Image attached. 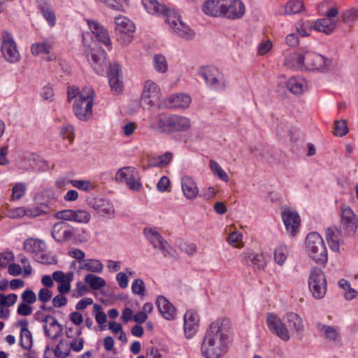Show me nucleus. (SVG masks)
<instances>
[{"label": "nucleus", "instance_id": "nucleus-19", "mask_svg": "<svg viewBox=\"0 0 358 358\" xmlns=\"http://www.w3.org/2000/svg\"><path fill=\"white\" fill-rule=\"evenodd\" d=\"M144 234L155 249H159L165 257L172 256L166 248L167 242L155 229H145Z\"/></svg>", "mask_w": 358, "mask_h": 358}, {"label": "nucleus", "instance_id": "nucleus-18", "mask_svg": "<svg viewBox=\"0 0 358 358\" xmlns=\"http://www.w3.org/2000/svg\"><path fill=\"white\" fill-rule=\"evenodd\" d=\"M281 216L287 231L292 236H294L301 224L299 213L290 208H285L282 211Z\"/></svg>", "mask_w": 358, "mask_h": 358}, {"label": "nucleus", "instance_id": "nucleus-52", "mask_svg": "<svg viewBox=\"0 0 358 358\" xmlns=\"http://www.w3.org/2000/svg\"><path fill=\"white\" fill-rule=\"evenodd\" d=\"M131 291L134 294L141 296H144L145 285L143 280L141 278L135 279L131 284Z\"/></svg>", "mask_w": 358, "mask_h": 358}, {"label": "nucleus", "instance_id": "nucleus-64", "mask_svg": "<svg viewBox=\"0 0 358 358\" xmlns=\"http://www.w3.org/2000/svg\"><path fill=\"white\" fill-rule=\"evenodd\" d=\"M32 313V307L30 304L21 303L18 305L17 313L20 315L27 316L31 315Z\"/></svg>", "mask_w": 358, "mask_h": 358}, {"label": "nucleus", "instance_id": "nucleus-32", "mask_svg": "<svg viewBox=\"0 0 358 358\" xmlns=\"http://www.w3.org/2000/svg\"><path fill=\"white\" fill-rule=\"evenodd\" d=\"M287 90L294 94H301L307 88L303 78L301 77H292L287 82Z\"/></svg>", "mask_w": 358, "mask_h": 358}, {"label": "nucleus", "instance_id": "nucleus-39", "mask_svg": "<svg viewBox=\"0 0 358 358\" xmlns=\"http://www.w3.org/2000/svg\"><path fill=\"white\" fill-rule=\"evenodd\" d=\"M52 48V43L50 41L46 39L42 42L34 43L31 46V52L34 55H38L41 53H50Z\"/></svg>", "mask_w": 358, "mask_h": 358}, {"label": "nucleus", "instance_id": "nucleus-53", "mask_svg": "<svg viewBox=\"0 0 358 358\" xmlns=\"http://www.w3.org/2000/svg\"><path fill=\"white\" fill-rule=\"evenodd\" d=\"M27 190L26 185L23 182L16 183L12 189V198L13 200L20 199Z\"/></svg>", "mask_w": 358, "mask_h": 358}, {"label": "nucleus", "instance_id": "nucleus-8", "mask_svg": "<svg viewBox=\"0 0 358 358\" xmlns=\"http://www.w3.org/2000/svg\"><path fill=\"white\" fill-rule=\"evenodd\" d=\"M24 250L32 254L33 258L38 262L45 264H51L56 262L53 258L50 259L45 252V243L38 239L29 238L24 242Z\"/></svg>", "mask_w": 358, "mask_h": 358}, {"label": "nucleus", "instance_id": "nucleus-26", "mask_svg": "<svg viewBox=\"0 0 358 358\" xmlns=\"http://www.w3.org/2000/svg\"><path fill=\"white\" fill-rule=\"evenodd\" d=\"M225 0H207L202 6V11L214 17H223Z\"/></svg>", "mask_w": 358, "mask_h": 358}, {"label": "nucleus", "instance_id": "nucleus-13", "mask_svg": "<svg viewBox=\"0 0 358 358\" xmlns=\"http://www.w3.org/2000/svg\"><path fill=\"white\" fill-rule=\"evenodd\" d=\"M166 21L169 26L170 31L186 41H191L194 38V31L184 23L178 16H171L169 14Z\"/></svg>", "mask_w": 358, "mask_h": 358}, {"label": "nucleus", "instance_id": "nucleus-2", "mask_svg": "<svg viewBox=\"0 0 358 358\" xmlns=\"http://www.w3.org/2000/svg\"><path fill=\"white\" fill-rule=\"evenodd\" d=\"M266 323L270 331L284 341H287L290 338L289 331L299 334L304 329L302 318L293 312L287 313L283 317V322L276 315L268 313Z\"/></svg>", "mask_w": 358, "mask_h": 358}, {"label": "nucleus", "instance_id": "nucleus-36", "mask_svg": "<svg viewBox=\"0 0 358 358\" xmlns=\"http://www.w3.org/2000/svg\"><path fill=\"white\" fill-rule=\"evenodd\" d=\"M80 270H85L92 273H101L103 270V265L99 259H87L79 266Z\"/></svg>", "mask_w": 358, "mask_h": 358}, {"label": "nucleus", "instance_id": "nucleus-31", "mask_svg": "<svg viewBox=\"0 0 358 358\" xmlns=\"http://www.w3.org/2000/svg\"><path fill=\"white\" fill-rule=\"evenodd\" d=\"M325 235L331 250L334 252H339L341 236L343 235L341 231H338L335 226L331 227L326 229Z\"/></svg>", "mask_w": 358, "mask_h": 358}, {"label": "nucleus", "instance_id": "nucleus-40", "mask_svg": "<svg viewBox=\"0 0 358 358\" xmlns=\"http://www.w3.org/2000/svg\"><path fill=\"white\" fill-rule=\"evenodd\" d=\"M85 282L90 286L92 289L98 290L106 286V280L99 276L90 273L85 275Z\"/></svg>", "mask_w": 358, "mask_h": 358}, {"label": "nucleus", "instance_id": "nucleus-44", "mask_svg": "<svg viewBox=\"0 0 358 358\" xmlns=\"http://www.w3.org/2000/svg\"><path fill=\"white\" fill-rule=\"evenodd\" d=\"M303 8V3L300 0H291L287 3L285 7V13L287 15H292L300 13Z\"/></svg>", "mask_w": 358, "mask_h": 358}, {"label": "nucleus", "instance_id": "nucleus-27", "mask_svg": "<svg viewBox=\"0 0 358 358\" xmlns=\"http://www.w3.org/2000/svg\"><path fill=\"white\" fill-rule=\"evenodd\" d=\"M157 307L164 318L168 320H173L176 315L174 306L164 296L159 295L156 299Z\"/></svg>", "mask_w": 358, "mask_h": 358}, {"label": "nucleus", "instance_id": "nucleus-10", "mask_svg": "<svg viewBox=\"0 0 358 358\" xmlns=\"http://www.w3.org/2000/svg\"><path fill=\"white\" fill-rule=\"evenodd\" d=\"M340 229L343 236H353L358 227V217L352 208L343 204L340 207Z\"/></svg>", "mask_w": 358, "mask_h": 358}, {"label": "nucleus", "instance_id": "nucleus-56", "mask_svg": "<svg viewBox=\"0 0 358 358\" xmlns=\"http://www.w3.org/2000/svg\"><path fill=\"white\" fill-rule=\"evenodd\" d=\"M60 134L64 138L73 141L74 138V127L70 124H66L62 127Z\"/></svg>", "mask_w": 358, "mask_h": 358}, {"label": "nucleus", "instance_id": "nucleus-29", "mask_svg": "<svg viewBox=\"0 0 358 358\" xmlns=\"http://www.w3.org/2000/svg\"><path fill=\"white\" fill-rule=\"evenodd\" d=\"M181 187L184 196L187 199H194L199 194V189L194 180L189 176H183L181 179Z\"/></svg>", "mask_w": 358, "mask_h": 358}, {"label": "nucleus", "instance_id": "nucleus-59", "mask_svg": "<svg viewBox=\"0 0 358 358\" xmlns=\"http://www.w3.org/2000/svg\"><path fill=\"white\" fill-rule=\"evenodd\" d=\"M22 299L24 303H27L28 304H33L36 301V294L29 289H27L23 292L21 295Z\"/></svg>", "mask_w": 358, "mask_h": 358}, {"label": "nucleus", "instance_id": "nucleus-45", "mask_svg": "<svg viewBox=\"0 0 358 358\" xmlns=\"http://www.w3.org/2000/svg\"><path fill=\"white\" fill-rule=\"evenodd\" d=\"M154 68L157 72L165 73L168 69V64L165 57L162 55H156L153 58Z\"/></svg>", "mask_w": 358, "mask_h": 358}, {"label": "nucleus", "instance_id": "nucleus-58", "mask_svg": "<svg viewBox=\"0 0 358 358\" xmlns=\"http://www.w3.org/2000/svg\"><path fill=\"white\" fill-rule=\"evenodd\" d=\"M57 219L62 220L64 222L73 221V210H64L59 211L55 214Z\"/></svg>", "mask_w": 358, "mask_h": 358}, {"label": "nucleus", "instance_id": "nucleus-15", "mask_svg": "<svg viewBox=\"0 0 358 358\" xmlns=\"http://www.w3.org/2000/svg\"><path fill=\"white\" fill-rule=\"evenodd\" d=\"M306 69L318 71L329 70L331 60L323 55L311 52L305 51Z\"/></svg>", "mask_w": 358, "mask_h": 358}, {"label": "nucleus", "instance_id": "nucleus-34", "mask_svg": "<svg viewBox=\"0 0 358 358\" xmlns=\"http://www.w3.org/2000/svg\"><path fill=\"white\" fill-rule=\"evenodd\" d=\"M51 208L46 203L36 202L32 206L28 207V217H36L40 215H48Z\"/></svg>", "mask_w": 358, "mask_h": 358}, {"label": "nucleus", "instance_id": "nucleus-16", "mask_svg": "<svg viewBox=\"0 0 358 358\" xmlns=\"http://www.w3.org/2000/svg\"><path fill=\"white\" fill-rule=\"evenodd\" d=\"M245 11V6L241 0H225L223 17L230 20H240Z\"/></svg>", "mask_w": 358, "mask_h": 358}, {"label": "nucleus", "instance_id": "nucleus-21", "mask_svg": "<svg viewBox=\"0 0 358 358\" xmlns=\"http://www.w3.org/2000/svg\"><path fill=\"white\" fill-rule=\"evenodd\" d=\"M108 83L113 90L119 93L122 91L123 83L122 81L121 68L119 64H110L108 71Z\"/></svg>", "mask_w": 358, "mask_h": 358}, {"label": "nucleus", "instance_id": "nucleus-5", "mask_svg": "<svg viewBox=\"0 0 358 358\" xmlns=\"http://www.w3.org/2000/svg\"><path fill=\"white\" fill-rule=\"evenodd\" d=\"M306 245L310 257L317 264L327 262V249L322 236L317 232L309 233L306 238Z\"/></svg>", "mask_w": 358, "mask_h": 358}, {"label": "nucleus", "instance_id": "nucleus-1", "mask_svg": "<svg viewBox=\"0 0 358 358\" xmlns=\"http://www.w3.org/2000/svg\"><path fill=\"white\" fill-rule=\"evenodd\" d=\"M231 341V328L229 320L219 318L208 328L201 344L205 358H221Z\"/></svg>", "mask_w": 358, "mask_h": 358}, {"label": "nucleus", "instance_id": "nucleus-54", "mask_svg": "<svg viewBox=\"0 0 358 358\" xmlns=\"http://www.w3.org/2000/svg\"><path fill=\"white\" fill-rule=\"evenodd\" d=\"M91 218L90 214L83 210H73V222L87 223Z\"/></svg>", "mask_w": 358, "mask_h": 358}, {"label": "nucleus", "instance_id": "nucleus-37", "mask_svg": "<svg viewBox=\"0 0 358 358\" xmlns=\"http://www.w3.org/2000/svg\"><path fill=\"white\" fill-rule=\"evenodd\" d=\"M49 326L52 329L53 334H50V330L48 329V325L45 324L43 325V331L45 336L51 338L52 340L57 339L63 332V326L59 323L55 317L49 323Z\"/></svg>", "mask_w": 358, "mask_h": 358}, {"label": "nucleus", "instance_id": "nucleus-6", "mask_svg": "<svg viewBox=\"0 0 358 358\" xmlns=\"http://www.w3.org/2000/svg\"><path fill=\"white\" fill-rule=\"evenodd\" d=\"M198 74L210 90L218 92L225 90L226 81L224 75L217 68L213 66H201L198 70Z\"/></svg>", "mask_w": 358, "mask_h": 358}, {"label": "nucleus", "instance_id": "nucleus-63", "mask_svg": "<svg viewBox=\"0 0 358 358\" xmlns=\"http://www.w3.org/2000/svg\"><path fill=\"white\" fill-rule=\"evenodd\" d=\"M68 255L78 260L79 263H84V261L85 257V253L80 249L75 248L71 250H69L68 252Z\"/></svg>", "mask_w": 358, "mask_h": 358}, {"label": "nucleus", "instance_id": "nucleus-55", "mask_svg": "<svg viewBox=\"0 0 358 358\" xmlns=\"http://www.w3.org/2000/svg\"><path fill=\"white\" fill-rule=\"evenodd\" d=\"M348 132L347 123L344 120H337L334 124V134L337 136H343Z\"/></svg>", "mask_w": 358, "mask_h": 358}, {"label": "nucleus", "instance_id": "nucleus-60", "mask_svg": "<svg viewBox=\"0 0 358 358\" xmlns=\"http://www.w3.org/2000/svg\"><path fill=\"white\" fill-rule=\"evenodd\" d=\"M65 294L59 293L52 299V307L54 308H61L65 306L68 303L67 298L64 296Z\"/></svg>", "mask_w": 358, "mask_h": 358}, {"label": "nucleus", "instance_id": "nucleus-22", "mask_svg": "<svg viewBox=\"0 0 358 358\" xmlns=\"http://www.w3.org/2000/svg\"><path fill=\"white\" fill-rule=\"evenodd\" d=\"M87 24L96 38L110 50L112 44L108 31L99 22L94 20H88Z\"/></svg>", "mask_w": 358, "mask_h": 358}, {"label": "nucleus", "instance_id": "nucleus-35", "mask_svg": "<svg viewBox=\"0 0 358 358\" xmlns=\"http://www.w3.org/2000/svg\"><path fill=\"white\" fill-rule=\"evenodd\" d=\"M316 327L321 336H324L326 339L336 341L338 336V330L334 327L318 322L316 324Z\"/></svg>", "mask_w": 358, "mask_h": 358}, {"label": "nucleus", "instance_id": "nucleus-12", "mask_svg": "<svg viewBox=\"0 0 358 358\" xmlns=\"http://www.w3.org/2000/svg\"><path fill=\"white\" fill-rule=\"evenodd\" d=\"M115 33L118 41L127 44L131 42L135 30L134 23L127 17L120 15L115 18Z\"/></svg>", "mask_w": 358, "mask_h": 358}, {"label": "nucleus", "instance_id": "nucleus-43", "mask_svg": "<svg viewBox=\"0 0 358 358\" xmlns=\"http://www.w3.org/2000/svg\"><path fill=\"white\" fill-rule=\"evenodd\" d=\"M289 254V250L287 246L285 245H279L277 247L274 251V260L277 264L279 266H282Z\"/></svg>", "mask_w": 358, "mask_h": 358}, {"label": "nucleus", "instance_id": "nucleus-49", "mask_svg": "<svg viewBox=\"0 0 358 358\" xmlns=\"http://www.w3.org/2000/svg\"><path fill=\"white\" fill-rule=\"evenodd\" d=\"M172 153L166 152L165 154L154 157L151 160V164L155 166H164L169 164L172 159Z\"/></svg>", "mask_w": 358, "mask_h": 358}, {"label": "nucleus", "instance_id": "nucleus-51", "mask_svg": "<svg viewBox=\"0 0 358 358\" xmlns=\"http://www.w3.org/2000/svg\"><path fill=\"white\" fill-rule=\"evenodd\" d=\"M93 308L96 322L100 325L104 324L107 321V317L106 313L103 311L102 306L98 303H95L94 304Z\"/></svg>", "mask_w": 358, "mask_h": 358}, {"label": "nucleus", "instance_id": "nucleus-4", "mask_svg": "<svg viewBox=\"0 0 358 358\" xmlns=\"http://www.w3.org/2000/svg\"><path fill=\"white\" fill-rule=\"evenodd\" d=\"M94 92L92 87H86L76 99L73 106V113L81 121H87L92 115Z\"/></svg>", "mask_w": 358, "mask_h": 358}, {"label": "nucleus", "instance_id": "nucleus-48", "mask_svg": "<svg viewBox=\"0 0 358 358\" xmlns=\"http://www.w3.org/2000/svg\"><path fill=\"white\" fill-rule=\"evenodd\" d=\"M20 345L26 350H29L32 348L33 338L30 331L20 332Z\"/></svg>", "mask_w": 358, "mask_h": 358}, {"label": "nucleus", "instance_id": "nucleus-28", "mask_svg": "<svg viewBox=\"0 0 358 358\" xmlns=\"http://www.w3.org/2000/svg\"><path fill=\"white\" fill-rule=\"evenodd\" d=\"M142 4L147 12L152 15L168 17L171 10L164 4L159 3L157 0H142Z\"/></svg>", "mask_w": 358, "mask_h": 358}, {"label": "nucleus", "instance_id": "nucleus-14", "mask_svg": "<svg viewBox=\"0 0 358 358\" xmlns=\"http://www.w3.org/2000/svg\"><path fill=\"white\" fill-rule=\"evenodd\" d=\"M50 233L56 242L62 244L73 240L76 229L66 222L60 221L52 226Z\"/></svg>", "mask_w": 358, "mask_h": 358}, {"label": "nucleus", "instance_id": "nucleus-42", "mask_svg": "<svg viewBox=\"0 0 358 358\" xmlns=\"http://www.w3.org/2000/svg\"><path fill=\"white\" fill-rule=\"evenodd\" d=\"M52 351L57 358H66L70 355L71 349L69 343L62 339Z\"/></svg>", "mask_w": 358, "mask_h": 358}, {"label": "nucleus", "instance_id": "nucleus-38", "mask_svg": "<svg viewBox=\"0 0 358 358\" xmlns=\"http://www.w3.org/2000/svg\"><path fill=\"white\" fill-rule=\"evenodd\" d=\"M191 97L187 94H179L171 96V107L174 108H187L191 103Z\"/></svg>", "mask_w": 358, "mask_h": 358}, {"label": "nucleus", "instance_id": "nucleus-9", "mask_svg": "<svg viewBox=\"0 0 358 358\" xmlns=\"http://www.w3.org/2000/svg\"><path fill=\"white\" fill-rule=\"evenodd\" d=\"M308 286L315 299H320L324 296L327 292V280L320 268H311L308 277Z\"/></svg>", "mask_w": 358, "mask_h": 358}, {"label": "nucleus", "instance_id": "nucleus-23", "mask_svg": "<svg viewBox=\"0 0 358 358\" xmlns=\"http://www.w3.org/2000/svg\"><path fill=\"white\" fill-rule=\"evenodd\" d=\"M53 279L59 282L57 291L60 294H68L70 292L71 286V282L73 280V272H69L65 274L62 271H56L52 273Z\"/></svg>", "mask_w": 358, "mask_h": 358}, {"label": "nucleus", "instance_id": "nucleus-47", "mask_svg": "<svg viewBox=\"0 0 358 358\" xmlns=\"http://www.w3.org/2000/svg\"><path fill=\"white\" fill-rule=\"evenodd\" d=\"M210 168L213 173L218 176L221 180L224 182L229 180V176L227 173L222 169L217 162L214 160H210L209 162Z\"/></svg>", "mask_w": 358, "mask_h": 358}, {"label": "nucleus", "instance_id": "nucleus-57", "mask_svg": "<svg viewBox=\"0 0 358 358\" xmlns=\"http://www.w3.org/2000/svg\"><path fill=\"white\" fill-rule=\"evenodd\" d=\"M14 260V255L10 251L0 253V267L6 268Z\"/></svg>", "mask_w": 358, "mask_h": 358}, {"label": "nucleus", "instance_id": "nucleus-33", "mask_svg": "<svg viewBox=\"0 0 358 358\" xmlns=\"http://www.w3.org/2000/svg\"><path fill=\"white\" fill-rule=\"evenodd\" d=\"M313 27L316 31L329 35L335 29L336 23L333 20L321 18L315 22Z\"/></svg>", "mask_w": 358, "mask_h": 358}, {"label": "nucleus", "instance_id": "nucleus-11", "mask_svg": "<svg viewBox=\"0 0 358 358\" xmlns=\"http://www.w3.org/2000/svg\"><path fill=\"white\" fill-rule=\"evenodd\" d=\"M1 35V52L3 57L10 64L18 62L20 60V54L13 36L6 30L2 31Z\"/></svg>", "mask_w": 358, "mask_h": 358}, {"label": "nucleus", "instance_id": "nucleus-20", "mask_svg": "<svg viewBox=\"0 0 358 358\" xmlns=\"http://www.w3.org/2000/svg\"><path fill=\"white\" fill-rule=\"evenodd\" d=\"M141 98L148 104L155 105L160 99L159 87L151 80L146 81L144 84Z\"/></svg>", "mask_w": 358, "mask_h": 358}, {"label": "nucleus", "instance_id": "nucleus-41", "mask_svg": "<svg viewBox=\"0 0 358 358\" xmlns=\"http://www.w3.org/2000/svg\"><path fill=\"white\" fill-rule=\"evenodd\" d=\"M40 12L46 20L50 27H53L56 22V17L54 11L47 3H41L38 6Z\"/></svg>", "mask_w": 358, "mask_h": 358}, {"label": "nucleus", "instance_id": "nucleus-24", "mask_svg": "<svg viewBox=\"0 0 358 358\" xmlns=\"http://www.w3.org/2000/svg\"><path fill=\"white\" fill-rule=\"evenodd\" d=\"M90 206L103 217H112L115 213L113 204L106 199L94 198L89 202Z\"/></svg>", "mask_w": 358, "mask_h": 358}, {"label": "nucleus", "instance_id": "nucleus-3", "mask_svg": "<svg viewBox=\"0 0 358 358\" xmlns=\"http://www.w3.org/2000/svg\"><path fill=\"white\" fill-rule=\"evenodd\" d=\"M148 124L151 129L166 134L185 131L191 127L189 119L178 115H152L148 118Z\"/></svg>", "mask_w": 358, "mask_h": 358}, {"label": "nucleus", "instance_id": "nucleus-62", "mask_svg": "<svg viewBox=\"0 0 358 358\" xmlns=\"http://www.w3.org/2000/svg\"><path fill=\"white\" fill-rule=\"evenodd\" d=\"M52 293L47 288H41L38 293V299L43 303H46L52 298Z\"/></svg>", "mask_w": 358, "mask_h": 358}, {"label": "nucleus", "instance_id": "nucleus-30", "mask_svg": "<svg viewBox=\"0 0 358 358\" xmlns=\"http://www.w3.org/2000/svg\"><path fill=\"white\" fill-rule=\"evenodd\" d=\"M284 64L289 69H294L298 70L306 69V59L305 52L302 54L292 53L286 57Z\"/></svg>", "mask_w": 358, "mask_h": 358}, {"label": "nucleus", "instance_id": "nucleus-61", "mask_svg": "<svg viewBox=\"0 0 358 358\" xmlns=\"http://www.w3.org/2000/svg\"><path fill=\"white\" fill-rule=\"evenodd\" d=\"M358 18V10L351 9L346 10L343 14V20L345 22L350 23Z\"/></svg>", "mask_w": 358, "mask_h": 358}, {"label": "nucleus", "instance_id": "nucleus-46", "mask_svg": "<svg viewBox=\"0 0 358 358\" xmlns=\"http://www.w3.org/2000/svg\"><path fill=\"white\" fill-rule=\"evenodd\" d=\"M108 8L114 10H124V5H127V0H98Z\"/></svg>", "mask_w": 358, "mask_h": 358}, {"label": "nucleus", "instance_id": "nucleus-25", "mask_svg": "<svg viewBox=\"0 0 358 358\" xmlns=\"http://www.w3.org/2000/svg\"><path fill=\"white\" fill-rule=\"evenodd\" d=\"M199 317L192 310H187L184 315V331L187 338H191L197 331Z\"/></svg>", "mask_w": 358, "mask_h": 358}, {"label": "nucleus", "instance_id": "nucleus-7", "mask_svg": "<svg viewBox=\"0 0 358 358\" xmlns=\"http://www.w3.org/2000/svg\"><path fill=\"white\" fill-rule=\"evenodd\" d=\"M85 54L96 73L103 75L106 67L107 53L106 51L94 43L93 45L85 48Z\"/></svg>", "mask_w": 358, "mask_h": 358}, {"label": "nucleus", "instance_id": "nucleus-17", "mask_svg": "<svg viewBox=\"0 0 358 358\" xmlns=\"http://www.w3.org/2000/svg\"><path fill=\"white\" fill-rule=\"evenodd\" d=\"M241 255L243 264L251 267L255 271L263 270L266 266V258L262 253L247 249Z\"/></svg>", "mask_w": 358, "mask_h": 358}, {"label": "nucleus", "instance_id": "nucleus-50", "mask_svg": "<svg viewBox=\"0 0 358 358\" xmlns=\"http://www.w3.org/2000/svg\"><path fill=\"white\" fill-rule=\"evenodd\" d=\"M69 182L76 188L85 192H89L94 189V186L90 180H71Z\"/></svg>", "mask_w": 358, "mask_h": 358}]
</instances>
